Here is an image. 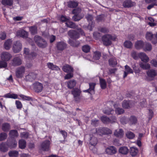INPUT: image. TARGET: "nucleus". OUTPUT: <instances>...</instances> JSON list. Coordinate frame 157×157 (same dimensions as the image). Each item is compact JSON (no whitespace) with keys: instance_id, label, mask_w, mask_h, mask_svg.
Wrapping results in <instances>:
<instances>
[{"instance_id":"obj_36","label":"nucleus","mask_w":157,"mask_h":157,"mask_svg":"<svg viewBox=\"0 0 157 157\" xmlns=\"http://www.w3.org/2000/svg\"><path fill=\"white\" fill-rule=\"evenodd\" d=\"M9 135L10 137L14 138L17 137L18 136V134L17 130H12L10 131Z\"/></svg>"},{"instance_id":"obj_12","label":"nucleus","mask_w":157,"mask_h":157,"mask_svg":"<svg viewBox=\"0 0 157 157\" xmlns=\"http://www.w3.org/2000/svg\"><path fill=\"white\" fill-rule=\"evenodd\" d=\"M117 149L115 147L113 146H110L107 148L105 150L106 153L110 155H112L116 153Z\"/></svg>"},{"instance_id":"obj_23","label":"nucleus","mask_w":157,"mask_h":157,"mask_svg":"<svg viewBox=\"0 0 157 157\" xmlns=\"http://www.w3.org/2000/svg\"><path fill=\"white\" fill-rule=\"evenodd\" d=\"M137 119L135 116H131L128 119V123L130 125H134L137 123Z\"/></svg>"},{"instance_id":"obj_40","label":"nucleus","mask_w":157,"mask_h":157,"mask_svg":"<svg viewBox=\"0 0 157 157\" xmlns=\"http://www.w3.org/2000/svg\"><path fill=\"white\" fill-rule=\"evenodd\" d=\"M78 5V2L74 1L69 2L68 3V7L71 8H75Z\"/></svg>"},{"instance_id":"obj_56","label":"nucleus","mask_w":157,"mask_h":157,"mask_svg":"<svg viewBox=\"0 0 157 157\" xmlns=\"http://www.w3.org/2000/svg\"><path fill=\"white\" fill-rule=\"evenodd\" d=\"M7 66V63L5 61H0V68H5Z\"/></svg>"},{"instance_id":"obj_9","label":"nucleus","mask_w":157,"mask_h":157,"mask_svg":"<svg viewBox=\"0 0 157 157\" xmlns=\"http://www.w3.org/2000/svg\"><path fill=\"white\" fill-rule=\"evenodd\" d=\"M146 74L147 76L151 79V80H152L157 75V72L155 70L151 69L148 70L146 72Z\"/></svg>"},{"instance_id":"obj_59","label":"nucleus","mask_w":157,"mask_h":157,"mask_svg":"<svg viewBox=\"0 0 157 157\" xmlns=\"http://www.w3.org/2000/svg\"><path fill=\"white\" fill-rule=\"evenodd\" d=\"M82 18V17L80 16L79 15L77 14L75 15L74 16L72 17V19L75 21H78Z\"/></svg>"},{"instance_id":"obj_28","label":"nucleus","mask_w":157,"mask_h":157,"mask_svg":"<svg viewBox=\"0 0 157 157\" xmlns=\"http://www.w3.org/2000/svg\"><path fill=\"white\" fill-rule=\"evenodd\" d=\"M68 43L71 46L75 47H77L80 44L79 41L76 40L74 41L70 39L69 40Z\"/></svg>"},{"instance_id":"obj_27","label":"nucleus","mask_w":157,"mask_h":157,"mask_svg":"<svg viewBox=\"0 0 157 157\" xmlns=\"http://www.w3.org/2000/svg\"><path fill=\"white\" fill-rule=\"evenodd\" d=\"M17 35L23 38H26L28 36V33L24 30H21L17 32Z\"/></svg>"},{"instance_id":"obj_17","label":"nucleus","mask_w":157,"mask_h":157,"mask_svg":"<svg viewBox=\"0 0 157 157\" xmlns=\"http://www.w3.org/2000/svg\"><path fill=\"white\" fill-rule=\"evenodd\" d=\"M124 135V131L121 128L117 129L115 130L114 132V135L116 137L122 138Z\"/></svg>"},{"instance_id":"obj_41","label":"nucleus","mask_w":157,"mask_h":157,"mask_svg":"<svg viewBox=\"0 0 157 157\" xmlns=\"http://www.w3.org/2000/svg\"><path fill=\"white\" fill-rule=\"evenodd\" d=\"M29 30L31 33L33 35H34L37 33V29L36 26H34L30 27Z\"/></svg>"},{"instance_id":"obj_13","label":"nucleus","mask_w":157,"mask_h":157,"mask_svg":"<svg viewBox=\"0 0 157 157\" xmlns=\"http://www.w3.org/2000/svg\"><path fill=\"white\" fill-rule=\"evenodd\" d=\"M22 61L21 57H16L14 58L12 61V65L14 66H19L22 64Z\"/></svg>"},{"instance_id":"obj_43","label":"nucleus","mask_w":157,"mask_h":157,"mask_svg":"<svg viewBox=\"0 0 157 157\" xmlns=\"http://www.w3.org/2000/svg\"><path fill=\"white\" fill-rule=\"evenodd\" d=\"M26 143L25 141L23 140H19V146L21 149H24L26 147Z\"/></svg>"},{"instance_id":"obj_51","label":"nucleus","mask_w":157,"mask_h":157,"mask_svg":"<svg viewBox=\"0 0 157 157\" xmlns=\"http://www.w3.org/2000/svg\"><path fill=\"white\" fill-rule=\"evenodd\" d=\"M90 47L88 45H85L83 46L82 47V51L85 53L89 52L90 50Z\"/></svg>"},{"instance_id":"obj_7","label":"nucleus","mask_w":157,"mask_h":157,"mask_svg":"<svg viewBox=\"0 0 157 157\" xmlns=\"http://www.w3.org/2000/svg\"><path fill=\"white\" fill-rule=\"evenodd\" d=\"M21 48L22 45L20 41H17L14 43L13 47V50L14 53H17L19 52Z\"/></svg>"},{"instance_id":"obj_19","label":"nucleus","mask_w":157,"mask_h":157,"mask_svg":"<svg viewBox=\"0 0 157 157\" xmlns=\"http://www.w3.org/2000/svg\"><path fill=\"white\" fill-rule=\"evenodd\" d=\"M86 18L89 22V24L88 25V28L90 31H92V27L94 26L93 23L92 21V20L93 19V17L92 15L88 14L86 16Z\"/></svg>"},{"instance_id":"obj_6","label":"nucleus","mask_w":157,"mask_h":157,"mask_svg":"<svg viewBox=\"0 0 157 157\" xmlns=\"http://www.w3.org/2000/svg\"><path fill=\"white\" fill-rule=\"evenodd\" d=\"M37 75L35 72H30L25 76V79L26 81L32 82L36 79Z\"/></svg>"},{"instance_id":"obj_61","label":"nucleus","mask_w":157,"mask_h":157,"mask_svg":"<svg viewBox=\"0 0 157 157\" xmlns=\"http://www.w3.org/2000/svg\"><path fill=\"white\" fill-rule=\"evenodd\" d=\"M99 123V120L96 119H93L91 120V124L94 126H96Z\"/></svg>"},{"instance_id":"obj_55","label":"nucleus","mask_w":157,"mask_h":157,"mask_svg":"<svg viewBox=\"0 0 157 157\" xmlns=\"http://www.w3.org/2000/svg\"><path fill=\"white\" fill-rule=\"evenodd\" d=\"M115 111L116 113L118 115L121 114L124 112V110L120 108H117Z\"/></svg>"},{"instance_id":"obj_62","label":"nucleus","mask_w":157,"mask_h":157,"mask_svg":"<svg viewBox=\"0 0 157 157\" xmlns=\"http://www.w3.org/2000/svg\"><path fill=\"white\" fill-rule=\"evenodd\" d=\"M15 103L17 109H20L22 108V105L20 101L17 100L16 101Z\"/></svg>"},{"instance_id":"obj_35","label":"nucleus","mask_w":157,"mask_h":157,"mask_svg":"<svg viewBox=\"0 0 157 157\" xmlns=\"http://www.w3.org/2000/svg\"><path fill=\"white\" fill-rule=\"evenodd\" d=\"M109 64L110 66L113 67L117 64L116 59L114 57L110 58L109 60Z\"/></svg>"},{"instance_id":"obj_39","label":"nucleus","mask_w":157,"mask_h":157,"mask_svg":"<svg viewBox=\"0 0 157 157\" xmlns=\"http://www.w3.org/2000/svg\"><path fill=\"white\" fill-rule=\"evenodd\" d=\"M100 84L101 89H104L106 87V82L105 80L101 78H100Z\"/></svg>"},{"instance_id":"obj_2","label":"nucleus","mask_w":157,"mask_h":157,"mask_svg":"<svg viewBox=\"0 0 157 157\" xmlns=\"http://www.w3.org/2000/svg\"><path fill=\"white\" fill-rule=\"evenodd\" d=\"M116 37L115 36L107 34L104 35L102 38L103 44L106 46L110 45L112 44V41H115Z\"/></svg>"},{"instance_id":"obj_24","label":"nucleus","mask_w":157,"mask_h":157,"mask_svg":"<svg viewBox=\"0 0 157 157\" xmlns=\"http://www.w3.org/2000/svg\"><path fill=\"white\" fill-rule=\"evenodd\" d=\"M145 36L147 40L151 41L152 43V40L154 41L155 39V35H153L151 32H147Z\"/></svg>"},{"instance_id":"obj_45","label":"nucleus","mask_w":157,"mask_h":157,"mask_svg":"<svg viewBox=\"0 0 157 157\" xmlns=\"http://www.w3.org/2000/svg\"><path fill=\"white\" fill-rule=\"evenodd\" d=\"M124 46L128 48H131L132 46V44L130 41L126 40L124 43Z\"/></svg>"},{"instance_id":"obj_32","label":"nucleus","mask_w":157,"mask_h":157,"mask_svg":"<svg viewBox=\"0 0 157 157\" xmlns=\"http://www.w3.org/2000/svg\"><path fill=\"white\" fill-rule=\"evenodd\" d=\"M47 65L48 67L52 70L59 71L60 70L58 66L54 65L53 63H47Z\"/></svg>"},{"instance_id":"obj_11","label":"nucleus","mask_w":157,"mask_h":157,"mask_svg":"<svg viewBox=\"0 0 157 157\" xmlns=\"http://www.w3.org/2000/svg\"><path fill=\"white\" fill-rule=\"evenodd\" d=\"M50 142L48 140H46L43 142L41 145V147L42 150L44 151H47L50 149Z\"/></svg>"},{"instance_id":"obj_46","label":"nucleus","mask_w":157,"mask_h":157,"mask_svg":"<svg viewBox=\"0 0 157 157\" xmlns=\"http://www.w3.org/2000/svg\"><path fill=\"white\" fill-rule=\"evenodd\" d=\"M9 155L11 157H17L18 155V152L16 151H10L9 153Z\"/></svg>"},{"instance_id":"obj_54","label":"nucleus","mask_w":157,"mask_h":157,"mask_svg":"<svg viewBox=\"0 0 157 157\" xmlns=\"http://www.w3.org/2000/svg\"><path fill=\"white\" fill-rule=\"evenodd\" d=\"M7 134L5 132L1 133L0 134V141L4 140L7 138Z\"/></svg>"},{"instance_id":"obj_31","label":"nucleus","mask_w":157,"mask_h":157,"mask_svg":"<svg viewBox=\"0 0 157 157\" xmlns=\"http://www.w3.org/2000/svg\"><path fill=\"white\" fill-rule=\"evenodd\" d=\"M131 101L124 100L122 102V106L124 108L128 109L131 106Z\"/></svg>"},{"instance_id":"obj_15","label":"nucleus","mask_w":157,"mask_h":157,"mask_svg":"<svg viewBox=\"0 0 157 157\" xmlns=\"http://www.w3.org/2000/svg\"><path fill=\"white\" fill-rule=\"evenodd\" d=\"M125 71H124L123 78L126 77L129 74H132L133 72V70L129 66L126 65L124 66Z\"/></svg>"},{"instance_id":"obj_49","label":"nucleus","mask_w":157,"mask_h":157,"mask_svg":"<svg viewBox=\"0 0 157 157\" xmlns=\"http://www.w3.org/2000/svg\"><path fill=\"white\" fill-rule=\"evenodd\" d=\"M90 144L92 145L95 146L97 143L98 140L97 139L94 137H90Z\"/></svg>"},{"instance_id":"obj_50","label":"nucleus","mask_w":157,"mask_h":157,"mask_svg":"<svg viewBox=\"0 0 157 157\" xmlns=\"http://www.w3.org/2000/svg\"><path fill=\"white\" fill-rule=\"evenodd\" d=\"M101 120L104 123H109L110 121V119L105 116H103L101 117Z\"/></svg>"},{"instance_id":"obj_30","label":"nucleus","mask_w":157,"mask_h":157,"mask_svg":"<svg viewBox=\"0 0 157 157\" xmlns=\"http://www.w3.org/2000/svg\"><path fill=\"white\" fill-rule=\"evenodd\" d=\"M119 153L123 155H126L128 152L129 150L128 148L126 147H122L119 149Z\"/></svg>"},{"instance_id":"obj_38","label":"nucleus","mask_w":157,"mask_h":157,"mask_svg":"<svg viewBox=\"0 0 157 157\" xmlns=\"http://www.w3.org/2000/svg\"><path fill=\"white\" fill-rule=\"evenodd\" d=\"M138 152V150L136 148L132 147L130 148V154L132 156H136Z\"/></svg>"},{"instance_id":"obj_60","label":"nucleus","mask_w":157,"mask_h":157,"mask_svg":"<svg viewBox=\"0 0 157 157\" xmlns=\"http://www.w3.org/2000/svg\"><path fill=\"white\" fill-rule=\"evenodd\" d=\"M99 31L103 33H108L109 32V29L105 27L100 28L99 29Z\"/></svg>"},{"instance_id":"obj_26","label":"nucleus","mask_w":157,"mask_h":157,"mask_svg":"<svg viewBox=\"0 0 157 157\" xmlns=\"http://www.w3.org/2000/svg\"><path fill=\"white\" fill-rule=\"evenodd\" d=\"M12 44V40L11 39L7 40L5 42L4 47L6 50H9Z\"/></svg>"},{"instance_id":"obj_57","label":"nucleus","mask_w":157,"mask_h":157,"mask_svg":"<svg viewBox=\"0 0 157 157\" xmlns=\"http://www.w3.org/2000/svg\"><path fill=\"white\" fill-rule=\"evenodd\" d=\"M19 96L23 100L29 101L32 100V98L26 96L22 94H20Z\"/></svg>"},{"instance_id":"obj_4","label":"nucleus","mask_w":157,"mask_h":157,"mask_svg":"<svg viewBox=\"0 0 157 157\" xmlns=\"http://www.w3.org/2000/svg\"><path fill=\"white\" fill-rule=\"evenodd\" d=\"M81 93V91L80 90L77 88H75L72 89L71 91V93L74 96V98L76 101H79L80 95Z\"/></svg>"},{"instance_id":"obj_47","label":"nucleus","mask_w":157,"mask_h":157,"mask_svg":"<svg viewBox=\"0 0 157 157\" xmlns=\"http://www.w3.org/2000/svg\"><path fill=\"white\" fill-rule=\"evenodd\" d=\"M5 98L17 99V95L15 94H11L8 93L4 96Z\"/></svg>"},{"instance_id":"obj_63","label":"nucleus","mask_w":157,"mask_h":157,"mask_svg":"<svg viewBox=\"0 0 157 157\" xmlns=\"http://www.w3.org/2000/svg\"><path fill=\"white\" fill-rule=\"evenodd\" d=\"M103 111L104 113L108 115L112 114L114 112L113 110L110 109L108 110H104Z\"/></svg>"},{"instance_id":"obj_20","label":"nucleus","mask_w":157,"mask_h":157,"mask_svg":"<svg viewBox=\"0 0 157 157\" xmlns=\"http://www.w3.org/2000/svg\"><path fill=\"white\" fill-rule=\"evenodd\" d=\"M124 7H130L135 5V3L130 0H127L124 2L123 4Z\"/></svg>"},{"instance_id":"obj_33","label":"nucleus","mask_w":157,"mask_h":157,"mask_svg":"<svg viewBox=\"0 0 157 157\" xmlns=\"http://www.w3.org/2000/svg\"><path fill=\"white\" fill-rule=\"evenodd\" d=\"M139 65L140 67L144 70H147L150 68V65L148 63H144L142 62H140L139 63Z\"/></svg>"},{"instance_id":"obj_22","label":"nucleus","mask_w":157,"mask_h":157,"mask_svg":"<svg viewBox=\"0 0 157 157\" xmlns=\"http://www.w3.org/2000/svg\"><path fill=\"white\" fill-rule=\"evenodd\" d=\"M67 47V44L63 42H60L57 43V47L59 50L62 51L64 49Z\"/></svg>"},{"instance_id":"obj_25","label":"nucleus","mask_w":157,"mask_h":157,"mask_svg":"<svg viewBox=\"0 0 157 157\" xmlns=\"http://www.w3.org/2000/svg\"><path fill=\"white\" fill-rule=\"evenodd\" d=\"M144 43L141 40H138L136 42L135 44V47L137 49H140L143 48Z\"/></svg>"},{"instance_id":"obj_1","label":"nucleus","mask_w":157,"mask_h":157,"mask_svg":"<svg viewBox=\"0 0 157 157\" xmlns=\"http://www.w3.org/2000/svg\"><path fill=\"white\" fill-rule=\"evenodd\" d=\"M77 30L78 32L73 30H71L68 31L67 34L71 39L74 40H76L80 37V33L82 35H85L84 32L81 29H78Z\"/></svg>"},{"instance_id":"obj_64","label":"nucleus","mask_w":157,"mask_h":157,"mask_svg":"<svg viewBox=\"0 0 157 157\" xmlns=\"http://www.w3.org/2000/svg\"><path fill=\"white\" fill-rule=\"evenodd\" d=\"M73 76V72H69L65 76L64 78L66 79H68L72 78Z\"/></svg>"},{"instance_id":"obj_53","label":"nucleus","mask_w":157,"mask_h":157,"mask_svg":"<svg viewBox=\"0 0 157 157\" xmlns=\"http://www.w3.org/2000/svg\"><path fill=\"white\" fill-rule=\"evenodd\" d=\"M104 134L106 135L111 134L112 133V131L109 129L106 128H103Z\"/></svg>"},{"instance_id":"obj_18","label":"nucleus","mask_w":157,"mask_h":157,"mask_svg":"<svg viewBox=\"0 0 157 157\" xmlns=\"http://www.w3.org/2000/svg\"><path fill=\"white\" fill-rule=\"evenodd\" d=\"M62 70L63 71L65 72H73V68L68 64H65L62 67Z\"/></svg>"},{"instance_id":"obj_58","label":"nucleus","mask_w":157,"mask_h":157,"mask_svg":"<svg viewBox=\"0 0 157 157\" xmlns=\"http://www.w3.org/2000/svg\"><path fill=\"white\" fill-rule=\"evenodd\" d=\"M81 10L79 8H78L75 9L73 10L72 13L73 14H75V15H78V14L79 13L81 12Z\"/></svg>"},{"instance_id":"obj_48","label":"nucleus","mask_w":157,"mask_h":157,"mask_svg":"<svg viewBox=\"0 0 157 157\" xmlns=\"http://www.w3.org/2000/svg\"><path fill=\"white\" fill-rule=\"evenodd\" d=\"M101 53L99 52H95L94 53L93 59L95 60H98L101 56Z\"/></svg>"},{"instance_id":"obj_3","label":"nucleus","mask_w":157,"mask_h":157,"mask_svg":"<svg viewBox=\"0 0 157 157\" xmlns=\"http://www.w3.org/2000/svg\"><path fill=\"white\" fill-rule=\"evenodd\" d=\"M34 40L37 45L40 48H44L47 46L46 41L40 36L37 35L35 36Z\"/></svg>"},{"instance_id":"obj_14","label":"nucleus","mask_w":157,"mask_h":157,"mask_svg":"<svg viewBox=\"0 0 157 157\" xmlns=\"http://www.w3.org/2000/svg\"><path fill=\"white\" fill-rule=\"evenodd\" d=\"M96 84L94 83H90L89 85L90 88L88 89L84 90V92L89 93L91 94H94V89Z\"/></svg>"},{"instance_id":"obj_21","label":"nucleus","mask_w":157,"mask_h":157,"mask_svg":"<svg viewBox=\"0 0 157 157\" xmlns=\"http://www.w3.org/2000/svg\"><path fill=\"white\" fill-rule=\"evenodd\" d=\"M17 3H19V0H16ZM13 0H2L1 3L3 5L11 6L13 5Z\"/></svg>"},{"instance_id":"obj_16","label":"nucleus","mask_w":157,"mask_h":157,"mask_svg":"<svg viewBox=\"0 0 157 157\" xmlns=\"http://www.w3.org/2000/svg\"><path fill=\"white\" fill-rule=\"evenodd\" d=\"M138 56L142 61L145 63L148 62L149 60V57L144 53L140 52L138 54Z\"/></svg>"},{"instance_id":"obj_10","label":"nucleus","mask_w":157,"mask_h":157,"mask_svg":"<svg viewBox=\"0 0 157 157\" xmlns=\"http://www.w3.org/2000/svg\"><path fill=\"white\" fill-rule=\"evenodd\" d=\"M33 86L34 89L36 92H40L43 90V85L39 82H36L33 84Z\"/></svg>"},{"instance_id":"obj_8","label":"nucleus","mask_w":157,"mask_h":157,"mask_svg":"<svg viewBox=\"0 0 157 157\" xmlns=\"http://www.w3.org/2000/svg\"><path fill=\"white\" fill-rule=\"evenodd\" d=\"M11 54L7 52H4L2 53L1 55L2 60L6 62L9 61L12 58Z\"/></svg>"},{"instance_id":"obj_37","label":"nucleus","mask_w":157,"mask_h":157,"mask_svg":"<svg viewBox=\"0 0 157 157\" xmlns=\"http://www.w3.org/2000/svg\"><path fill=\"white\" fill-rule=\"evenodd\" d=\"M66 25L67 27L72 29L76 28L77 27V26L75 23L69 21H67L66 22Z\"/></svg>"},{"instance_id":"obj_44","label":"nucleus","mask_w":157,"mask_h":157,"mask_svg":"<svg viewBox=\"0 0 157 157\" xmlns=\"http://www.w3.org/2000/svg\"><path fill=\"white\" fill-rule=\"evenodd\" d=\"M7 145L3 143H2L0 145V150L1 151L5 152L8 150V148L6 146Z\"/></svg>"},{"instance_id":"obj_42","label":"nucleus","mask_w":157,"mask_h":157,"mask_svg":"<svg viewBox=\"0 0 157 157\" xmlns=\"http://www.w3.org/2000/svg\"><path fill=\"white\" fill-rule=\"evenodd\" d=\"M76 84V82L75 80H71L69 81L67 83V87L71 89L74 87Z\"/></svg>"},{"instance_id":"obj_34","label":"nucleus","mask_w":157,"mask_h":157,"mask_svg":"<svg viewBox=\"0 0 157 157\" xmlns=\"http://www.w3.org/2000/svg\"><path fill=\"white\" fill-rule=\"evenodd\" d=\"M143 49L145 51H150L152 49L151 44L148 43H145L144 44Z\"/></svg>"},{"instance_id":"obj_5","label":"nucleus","mask_w":157,"mask_h":157,"mask_svg":"<svg viewBox=\"0 0 157 157\" xmlns=\"http://www.w3.org/2000/svg\"><path fill=\"white\" fill-rule=\"evenodd\" d=\"M25 67H21L18 68L16 71V76L18 78H22L25 73Z\"/></svg>"},{"instance_id":"obj_29","label":"nucleus","mask_w":157,"mask_h":157,"mask_svg":"<svg viewBox=\"0 0 157 157\" xmlns=\"http://www.w3.org/2000/svg\"><path fill=\"white\" fill-rule=\"evenodd\" d=\"M10 125L7 123H4L2 124V128L4 132H8L10 129Z\"/></svg>"},{"instance_id":"obj_52","label":"nucleus","mask_w":157,"mask_h":157,"mask_svg":"<svg viewBox=\"0 0 157 157\" xmlns=\"http://www.w3.org/2000/svg\"><path fill=\"white\" fill-rule=\"evenodd\" d=\"M127 137L129 139H132L135 137L134 134L130 131L127 132L126 134Z\"/></svg>"}]
</instances>
